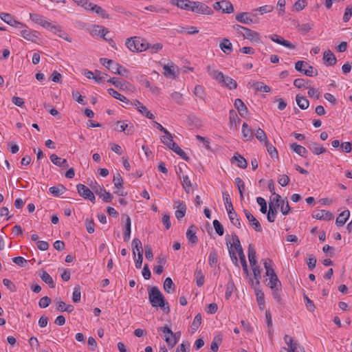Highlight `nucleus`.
<instances>
[{"label": "nucleus", "instance_id": "obj_1", "mask_svg": "<svg viewBox=\"0 0 352 352\" xmlns=\"http://www.w3.org/2000/svg\"><path fill=\"white\" fill-rule=\"evenodd\" d=\"M30 18L34 23L38 24L44 28L53 32L59 37H61L65 40L71 42V39H69L66 34L63 32V30L60 29L59 26L55 25L50 21H47L43 15H41L37 13H30Z\"/></svg>", "mask_w": 352, "mask_h": 352}, {"label": "nucleus", "instance_id": "obj_2", "mask_svg": "<svg viewBox=\"0 0 352 352\" xmlns=\"http://www.w3.org/2000/svg\"><path fill=\"white\" fill-rule=\"evenodd\" d=\"M233 29L244 39L249 40L252 43H258L261 41L260 34L254 30L238 24L233 25Z\"/></svg>", "mask_w": 352, "mask_h": 352}, {"label": "nucleus", "instance_id": "obj_3", "mask_svg": "<svg viewBox=\"0 0 352 352\" xmlns=\"http://www.w3.org/2000/svg\"><path fill=\"white\" fill-rule=\"evenodd\" d=\"M125 45L133 52H143L148 48V43L144 39L138 36L127 38Z\"/></svg>", "mask_w": 352, "mask_h": 352}, {"label": "nucleus", "instance_id": "obj_4", "mask_svg": "<svg viewBox=\"0 0 352 352\" xmlns=\"http://www.w3.org/2000/svg\"><path fill=\"white\" fill-rule=\"evenodd\" d=\"M148 300L154 307L164 309L165 307L164 297L157 287H153L148 291Z\"/></svg>", "mask_w": 352, "mask_h": 352}, {"label": "nucleus", "instance_id": "obj_5", "mask_svg": "<svg viewBox=\"0 0 352 352\" xmlns=\"http://www.w3.org/2000/svg\"><path fill=\"white\" fill-rule=\"evenodd\" d=\"M295 69L307 76H316L318 71L304 60H298L295 63Z\"/></svg>", "mask_w": 352, "mask_h": 352}, {"label": "nucleus", "instance_id": "obj_6", "mask_svg": "<svg viewBox=\"0 0 352 352\" xmlns=\"http://www.w3.org/2000/svg\"><path fill=\"white\" fill-rule=\"evenodd\" d=\"M191 11L201 14L211 15L213 14V10L209 6L199 1L192 2Z\"/></svg>", "mask_w": 352, "mask_h": 352}, {"label": "nucleus", "instance_id": "obj_7", "mask_svg": "<svg viewBox=\"0 0 352 352\" xmlns=\"http://www.w3.org/2000/svg\"><path fill=\"white\" fill-rule=\"evenodd\" d=\"M232 239L233 243L228 248V252H229V254L230 256V258H231L232 262L234 263L236 265H237L238 259H237V257L236 256L234 251L233 250V248H234L235 250H237L241 249L242 246L241 245L239 239L236 234H232Z\"/></svg>", "mask_w": 352, "mask_h": 352}, {"label": "nucleus", "instance_id": "obj_8", "mask_svg": "<svg viewBox=\"0 0 352 352\" xmlns=\"http://www.w3.org/2000/svg\"><path fill=\"white\" fill-rule=\"evenodd\" d=\"M163 333L165 334V341L168 346L170 348H173L177 344V338L173 336V331L167 327H163L159 329Z\"/></svg>", "mask_w": 352, "mask_h": 352}, {"label": "nucleus", "instance_id": "obj_9", "mask_svg": "<svg viewBox=\"0 0 352 352\" xmlns=\"http://www.w3.org/2000/svg\"><path fill=\"white\" fill-rule=\"evenodd\" d=\"M107 82L111 83L120 90L129 89L131 87H132L131 84L120 78H111L107 80Z\"/></svg>", "mask_w": 352, "mask_h": 352}, {"label": "nucleus", "instance_id": "obj_10", "mask_svg": "<svg viewBox=\"0 0 352 352\" xmlns=\"http://www.w3.org/2000/svg\"><path fill=\"white\" fill-rule=\"evenodd\" d=\"M116 129L119 131L124 132L127 135H131L134 133V126L131 123H126L124 121L117 122Z\"/></svg>", "mask_w": 352, "mask_h": 352}, {"label": "nucleus", "instance_id": "obj_11", "mask_svg": "<svg viewBox=\"0 0 352 352\" xmlns=\"http://www.w3.org/2000/svg\"><path fill=\"white\" fill-rule=\"evenodd\" d=\"M243 212L250 222V226L254 229L256 232H262L263 229L261 226L259 221L254 217L252 214H251L248 210L244 209Z\"/></svg>", "mask_w": 352, "mask_h": 352}, {"label": "nucleus", "instance_id": "obj_12", "mask_svg": "<svg viewBox=\"0 0 352 352\" xmlns=\"http://www.w3.org/2000/svg\"><path fill=\"white\" fill-rule=\"evenodd\" d=\"M268 37L272 41H274L278 44H280L281 45H283L288 49L294 50L296 47L294 44H292V43H290L289 41H288L287 40H285L283 37H281L280 36H279L278 34H271Z\"/></svg>", "mask_w": 352, "mask_h": 352}, {"label": "nucleus", "instance_id": "obj_13", "mask_svg": "<svg viewBox=\"0 0 352 352\" xmlns=\"http://www.w3.org/2000/svg\"><path fill=\"white\" fill-rule=\"evenodd\" d=\"M313 218L318 220L330 221L333 219V214L325 210L315 211L312 214Z\"/></svg>", "mask_w": 352, "mask_h": 352}, {"label": "nucleus", "instance_id": "obj_14", "mask_svg": "<svg viewBox=\"0 0 352 352\" xmlns=\"http://www.w3.org/2000/svg\"><path fill=\"white\" fill-rule=\"evenodd\" d=\"M322 60L324 64L327 66H333L335 65L337 63V58L336 56L330 50H327L324 52Z\"/></svg>", "mask_w": 352, "mask_h": 352}, {"label": "nucleus", "instance_id": "obj_15", "mask_svg": "<svg viewBox=\"0 0 352 352\" xmlns=\"http://www.w3.org/2000/svg\"><path fill=\"white\" fill-rule=\"evenodd\" d=\"M175 205L177 208V210L175 211V217L178 220H179L186 214V206L184 201L180 200L175 201Z\"/></svg>", "mask_w": 352, "mask_h": 352}, {"label": "nucleus", "instance_id": "obj_16", "mask_svg": "<svg viewBox=\"0 0 352 352\" xmlns=\"http://www.w3.org/2000/svg\"><path fill=\"white\" fill-rule=\"evenodd\" d=\"M122 219L124 220V221H125L124 241L127 242L130 239V236H131V221L130 217L125 214L122 215Z\"/></svg>", "mask_w": 352, "mask_h": 352}, {"label": "nucleus", "instance_id": "obj_17", "mask_svg": "<svg viewBox=\"0 0 352 352\" xmlns=\"http://www.w3.org/2000/svg\"><path fill=\"white\" fill-rule=\"evenodd\" d=\"M193 1L189 0H170V3L173 6H177L179 8L190 10L192 9V5Z\"/></svg>", "mask_w": 352, "mask_h": 352}, {"label": "nucleus", "instance_id": "obj_18", "mask_svg": "<svg viewBox=\"0 0 352 352\" xmlns=\"http://www.w3.org/2000/svg\"><path fill=\"white\" fill-rule=\"evenodd\" d=\"M21 36L26 40L35 42L38 38V32L26 28L21 31Z\"/></svg>", "mask_w": 352, "mask_h": 352}, {"label": "nucleus", "instance_id": "obj_19", "mask_svg": "<svg viewBox=\"0 0 352 352\" xmlns=\"http://www.w3.org/2000/svg\"><path fill=\"white\" fill-rule=\"evenodd\" d=\"M197 228L192 225L188 228L186 232V238L192 245H195L198 242V238L196 235Z\"/></svg>", "mask_w": 352, "mask_h": 352}, {"label": "nucleus", "instance_id": "obj_20", "mask_svg": "<svg viewBox=\"0 0 352 352\" xmlns=\"http://www.w3.org/2000/svg\"><path fill=\"white\" fill-rule=\"evenodd\" d=\"M206 71L208 74L218 82H221V81L223 80V74L221 72L215 70L211 65L207 66Z\"/></svg>", "mask_w": 352, "mask_h": 352}, {"label": "nucleus", "instance_id": "obj_21", "mask_svg": "<svg viewBox=\"0 0 352 352\" xmlns=\"http://www.w3.org/2000/svg\"><path fill=\"white\" fill-rule=\"evenodd\" d=\"M234 105L241 117L245 118L247 116L248 111V108L241 99H236Z\"/></svg>", "mask_w": 352, "mask_h": 352}, {"label": "nucleus", "instance_id": "obj_22", "mask_svg": "<svg viewBox=\"0 0 352 352\" xmlns=\"http://www.w3.org/2000/svg\"><path fill=\"white\" fill-rule=\"evenodd\" d=\"M232 163H236V166L241 168H245L248 166L246 160L238 153H234L231 159Z\"/></svg>", "mask_w": 352, "mask_h": 352}, {"label": "nucleus", "instance_id": "obj_23", "mask_svg": "<svg viewBox=\"0 0 352 352\" xmlns=\"http://www.w3.org/2000/svg\"><path fill=\"white\" fill-rule=\"evenodd\" d=\"M236 20L241 23L250 25L254 23L255 21L250 16L248 12H241L236 15Z\"/></svg>", "mask_w": 352, "mask_h": 352}, {"label": "nucleus", "instance_id": "obj_24", "mask_svg": "<svg viewBox=\"0 0 352 352\" xmlns=\"http://www.w3.org/2000/svg\"><path fill=\"white\" fill-rule=\"evenodd\" d=\"M135 105L137 107V109L138 110V111H140L143 116H146V118L151 120L155 118L154 115L151 113L148 110V109L138 100L135 101Z\"/></svg>", "mask_w": 352, "mask_h": 352}, {"label": "nucleus", "instance_id": "obj_25", "mask_svg": "<svg viewBox=\"0 0 352 352\" xmlns=\"http://www.w3.org/2000/svg\"><path fill=\"white\" fill-rule=\"evenodd\" d=\"M256 254L254 245L252 244H250L248 250V256L251 267L257 266Z\"/></svg>", "mask_w": 352, "mask_h": 352}, {"label": "nucleus", "instance_id": "obj_26", "mask_svg": "<svg viewBox=\"0 0 352 352\" xmlns=\"http://www.w3.org/2000/svg\"><path fill=\"white\" fill-rule=\"evenodd\" d=\"M96 193L106 203L111 202L113 199L111 193L107 192L103 187H100L99 190H96Z\"/></svg>", "mask_w": 352, "mask_h": 352}, {"label": "nucleus", "instance_id": "obj_27", "mask_svg": "<svg viewBox=\"0 0 352 352\" xmlns=\"http://www.w3.org/2000/svg\"><path fill=\"white\" fill-rule=\"evenodd\" d=\"M350 212L349 210H344L342 212L336 220V223L338 226H343L349 218Z\"/></svg>", "mask_w": 352, "mask_h": 352}, {"label": "nucleus", "instance_id": "obj_28", "mask_svg": "<svg viewBox=\"0 0 352 352\" xmlns=\"http://www.w3.org/2000/svg\"><path fill=\"white\" fill-rule=\"evenodd\" d=\"M76 188L78 194L84 199L89 197L92 193V191L87 186L82 184H78Z\"/></svg>", "mask_w": 352, "mask_h": 352}, {"label": "nucleus", "instance_id": "obj_29", "mask_svg": "<svg viewBox=\"0 0 352 352\" xmlns=\"http://www.w3.org/2000/svg\"><path fill=\"white\" fill-rule=\"evenodd\" d=\"M50 158L54 164L59 167H67L69 166L66 159H62L56 154L51 155Z\"/></svg>", "mask_w": 352, "mask_h": 352}, {"label": "nucleus", "instance_id": "obj_30", "mask_svg": "<svg viewBox=\"0 0 352 352\" xmlns=\"http://www.w3.org/2000/svg\"><path fill=\"white\" fill-rule=\"evenodd\" d=\"M255 287V294L256 296V300H257L258 307L261 310H263L265 307L264 294L261 289L257 288V287Z\"/></svg>", "mask_w": 352, "mask_h": 352}, {"label": "nucleus", "instance_id": "obj_31", "mask_svg": "<svg viewBox=\"0 0 352 352\" xmlns=\"http://www.w3.org/2000/svg\"><path fill=\"white\" fill-rule=\"evenodd\" d=\"M308 148L315 155H320L326 151V148L323 146H320L319 144L316 142H310L308 144Z\"/></svg>", "mask_w": 352, "mask_h": 352}, {"label": "nucleus", "instance_id": "obj_32", "mask_svg": "<svg viewBox=\"0 0 352 352\" xmlns=\"http://www.w3.org/2000/svg\"><path fill=\"white\" fill-rule=\"evenodd\" d=\"M220 83L223 86L228 87L229 89H234L237 87V83L236 80H234V79L228 76H224L223 80H221Z\"/></svg>", "mask_w": 352, "mask_h": 352}, {"label": "nucleus", "instance_id": "obj_33", "mask_svg": "<svg viewBox=\"0 0 352 352\" xmlns=\"http://www.w3.org/2000/svg\"><path fill=\"white\" fill-rule=\"evenodd\" d=\"M172 134L168 131V134H165L164 135L161 137L162 142L165 144L168 148L171 149L175 144H176L173 139Z\"/></svg>", "mask_w": 352, "mask_h": 352}, {"label": "nucleus", "instance_id": "obj_34", "mask_svg": "<svg viewBox=\"0 0 352 352\" xmlns=\"http://www.w3.org/2000/svg\"><path fill=\"white\" fill-rule=\"evenodd\" d=\"M132 251H133L134 257H135L136 253L138 254L139 252L143 254L142 243L141 241L138 238H135L132 241Z\"/></svg>", "mask_w": 352, "mask_h": 352}, {"label": "nucleus", "instance_id": "obj_35", "mask_svg": "<svg viewBox=\"0 0 352 352\" xmlns=\"http://www.w3.org/2000/svg\"><path fill=\"white\" fill-rule=\"evenodd\" d=\"M277 212L276 207L274 206V204L272 202H270L269 204V211L267 215V221L270 223L274 222Z\"/></svg>", "mask_w": 352, "mask_h": 352}, {"label": "nucleus", "instance_id": "obj_36", "mask_svg": "<svg viewBox=\"0 0 352 352\" xmlns=\"http://www.w3.org/2000/svg\"><path fill=\"white\" fill-rule=\"evenodd\" d=\"M223 337L221 334L216 335L210 344V349L213 352H217L219 345L222 343Z\"/></svg>", "mask_w": 352, "mask_h": 352}, {"label": "nucleus", "instance_id": "obj_37", "mask_svg": "<svg viewBox=\"0 0 352 352\" xmlns=\"http://www.w3.org/2000/svg\"><path fill=\"white\" fill-rule=\"evenodd\" d=\"M242 134L246 141L251 140L253 138V132L245 122H244L242 126Z\"/></svg>", "mask_w": 352, "mask_h": 352}, {"label": "nucleus", "instance_id": "obj_38", "mask_svg": "<svg viewBox=\"0 0 352 352\" xmlns=\"http://www.w3.org/2000/svg\"><path fill=\"white\" fill-rule=\"evenodd\" d=\"M223 199L227 212L234 211L230 195L228 192L226 191L223 192Z\"/></svg>", "mask_w": 352, "mask_h": 352}, {"label": "nucleus", "instance_id": "obj_39", "mask_svg": "<svg viewBox=\"0 0 352 352\" xmlns=\"http://www.w3.org/2000/svg\"><path fill=\"white\" fill-rule=\"evenodd\" d=\"M163 69H164L163 74L166 77L173 78V79L176 78V74H175V65L173 64L171 66L165 65L163 67Z\"/></svg>", "mask_w": 352, "mask_h": 352}, {"label": "nucleus", "instance_id": "obj_40", "mask_svg": "<svg viewBox=\"0 0 352 352\" xmlns=\"http://www.w3.org/2000/svg\"><path fill=\"white\" fill-rule=\"evenodd\" d=\"M272 261L271 259L267 258L263 260V265L265 269V274L267 276H272L276 275L272 266Z\"/></svg>", "mask_w": 352, "mask_h": 352}, {"label": "nucleus", "instance_id": "obj_41", "mask_svg": "<svg viewBox=\"0 0 352 352\" xmlns=\"http://www.w3.org/2000/svg\"><path fill=\"white\" fill-rule=\"evenodd\" d=\"M290 148L299 155L302 157H306L307 151L304 146L299 145L297 143H292L290 145Z\"/></svg>", "mask_w": 352, "mask_h": 352}, {"label": "nucleus", "instance_id": "obj_42", "mask_svg": "<svg viewBox=\"0 0 352 352\" xmlns=\"http://www.w3.org/2000/svg\"><path fill=\"white\" fill-rule=\"evenodd\" d=\"M107 91L109 95H111L112 97H113L116 99H118L123 102H125L126 104L129 103V100L123 95L119 94L117 91L112 88H109L107 89Z\"/></svg>", "mask_w": 352, "mask_h": 352}, {"label": "nucleus", "instance_id": "obj_43", "mask_svg": "<svg viewBox=\"0 0 352 352\" xmlns=\"http://www.w3.org/2000/svg\"><path fill=\"white\" fill-rule=\"evenodd\" d=\"M219 46L221 50L227 54L232 51V45L228 38H223Z\"/></svg>", "mask_w": 352, "mask_h": 352}, {"label": "nucleus", "instance_id": "obj_44", "mask_svg": "<svg viewBox=\"0 0 352 352\" xmlns=\"http://www.w3.org/2000/svg\"><path fill=\"white\" fill-rule=\"evenodd\" d=\"M182 184L186 193H190L194 189L192 184L187 175L183 177Z\"/></svg>", "mask_w": 352, "mask_h": 352}, {"label": "nucleus", "instance_id": "obj_45", "mask_svg": "<svg viewBox=\"0 0 352 352\" xmlns=\"http://www.w3.org/2000/svg\"><path fill=\"white\" fill-rule=\"evenodd\" d=\"M252 271H253L254 278L256 280L255 283H254L252 280V285L254 286V287H257L260 284V280L261 278V269L259 268V267L258 265L252 267Z\"/></svg>", "mask_w": 352, "mask_h": 352}, {"label": "nucleus", "instance_id": "obj_46", "mask_svg": "<svg viewBox=\"0 0 352 352\" xmlns=\"http://www.w3.org/2000/svg\"><path fill=\"white\" fill-rule=\"evenodd\" d=\"M296 100L297 104L301 109L305 110L309 107V102L306 98L297 95L296 97Z\"/></svg>", "mask_w": 352, "mask_h": 352}, {"label": "nucleus", "instance_id": "obj_47", "mask_svg": "<svg viewBox=\"0 0 352 352\" xmlns=\"http://www.w3.org/2000/svg\"><path fill=\"white\" fill-rule=\"evenodd\" d=\"M40 277L43 281L47 283L50 288L55 287V284L51 276L45 271H43L41 274H40Z\"/></svg>", "mask_w": 352, "mask_h": 352}, {"label": "nucleus", "instance_id": "obj_48", "mask_svg": "<svg viewBox=\"0 0 352 352\" xmlns=\"http://www.w3.org/2000/svg\"><path fill=\"white\" fill-rule=\"evenodd\" d=\"M195 278L196 280V283L198 287H201L204 284L205 276L201 269H197L195 272Z\"/></svg>", "mask_w": 352, "mask_h": 352}, {"label": "nucleus", "instance_id": "obj_49", "mask_svg": "<svg viewBox=\"0 0 352 352\" xmlns=\"http://www.w3.org/2000/svg\"><path fill=\"white\" fill-rule=\"evenodd\" d=\"M229 219L232 224H233L234 226H236L238 228H241V224L240 222V219L238 217L237 214L235 211H232L228 213Z\"/></svg>", "mask_w": 352, "mask_h": 352}, {"label": "nucleus", "instance_id": "obj_50", "mask_svg": "<svg viewBox=\"0 0 352 352\" xmlns=\"http://www.w3.org/2000/svg\"><path fill=\"white\" fill-rule=\"evenodd\" d=\"M91 8V12L96 13L98 15L101 16L102 19H109V15L107 13V12L101 7L96 4Z\"/></svg>", "mask_w": 352, "mask_h": 352}, {"label": "nucleus", "instance_id": "obj_51", "mask_svg": "<svg viewBox=\"0 0 352 352\" xmlns=\"http://www.w3.org/2000/svg\"><path fill=\"white\" fill-rule=\"evenodd\" d=\"M94 28V32L96 34L100 36V37H102L104 40L108 41V38L106 36L107 34L109 33V30L107 28L100 25H96Z\"/></svg>", "mask_w": 352, "mask_h": 352}, {"label": "nucleus", "instance_id": "obj_52", "mask_svg": "<svg viewBox=\"0 0 352 352\" xmlns=\"http://www.w3.org/2000/svg\"><path fill=\"white\" fill-rule=\"evenodd\" d=\"M164 289L168 294H171L175 291V285L170 277L165 279L164 283Z\"/></svg>", "mask_w": 352, "mask_h": 352}, {"label": "nucleus", "instance_id": "obj_53", "mask_svg": "<svg viewBox=\"0 0 352 352\" xmlns=\"http://www.w3.org/2000/svg\"><path fill=\"white\" fill-rule=\"evenodd\" d=\"M252 87H254V89L258 91H263V92H266V93H268L271 91V88L265 85L263 82H256L254 83H253V85Z\"/></svg>", "mask_w": 352, "mask_h": 352}, {"label": "nucleus", "instance_id": "obj_54", "mask_svg": "<svg viewBox=\"0 0 352 352\" xmlns=\"http://www.w3.org/2000/svg\"><path fill=\"white\" fill-rule=\"evenodd\" d=\"M296 28L301 34H306L314 28V24L311 23H307L301 25L298 24Z\"/></svg>", "mask_w": 352, "mask_h": 352}, {"label": "nucleus", "instance_id": "obj_55", "mask_svg": "<svg viewBox=\"0 0 352 352\" xmlns=\"http://www.w3.org/2000/svg\"><path fill=\"white\" fill-rule=\"evenodd\" d=\"M49 190L54 196L59 197L63 194L65 190V188L63 185H59L57 186L50 187Z\"/></svg>", "mask_w": 352, "mask_h": 352}, {"label": "nucleus", "instance_id": "obj_56", "mask_svg": "<svg viewBox=\"0 0 352 352\" xmlns=\"http://www.w3.org/2000/svg\"><path fill=\"white\" fill-rule=\"evenodd\" d=\"M274 10V6L270 5H265L263 6H261L257 9H255L253 10L252 14L254 16H256L257 14V12H260L261 14H263L265 13H268L272 12Z\"/></svg>", "mask_w": 352, "mask_h": 352}, {"label": "nucleus", "instance_id": "obj_57", "mask_svg": "<svg viewBox=\"0 0 352 352\" xmlns=\"http://www.w3.org/2000/svg\"><path fill=\"white\" fill-rule=\"evenodd\" d=\"M221 5L223 12L230 14L234 12V7L230 1L223 0L221 1Z\"/></svg>", "mask_w": 352, "mask_h": 352}, {"label": "nucleus", "instance_id": "obj_58", "mask_svg": "<svg viewBox=\"0 0 352 352\" xmlns=\"http://www.w3.org/2000/svg\"><path fill=\"white\" fill-rule=\"evenodd\" d=\"M234 183L236 185L241 199H243V191L245 190V183L240 177L235 178Z\"/></svg>", "mask_w": 352, "mask_h": 352}, {"label": "nucleus", "instance_id": "obj_59", "mask_svg": "<svg viewBox=\"0 0 352 352\" xmlns=\"http://www.w3.org/2000/svg\"><path fill=\"white\" fill-rule=\"evenodd\" d=\"M280 285V281L278 280L277 275L272 276L270 277V281L267 285L271 289L279 287Z\"/></svg>", "mask_w": 352, "mask_h": 352}, {"label": "nucleus", "instance_id": "obj_60", "mask_svg": "<svg viewBox=\"0 0 352 352\" xmlns=\"http://www.w3.org/2000/svg\"><path fill=\"white\" fill-rule=\"evenodd\" d=\"M201 314H197L192 322V324H191V328L193 330V331H195L198 329V328L199 327V326L201 325Z\"/></svg>", "mask_w": 352, "mask_h": 352}, {"label": "nucleus", "instance_id": "obj_61", "mask_svg": "<svg viewBox=\"0 0 352 352\" xmlns=\"http://www.w3.org/2000/svg\"><path fill=\"white\" fill-rule=\"evenodd\" d=\"M218 261V254L215 250H212L208 256V263L211 267H213L217 264Z\"/></svg>", "mask_w": 352, "mask_h": 352}, {"label": "nucleus", "instance_id": "obj_62", "mask_svg": "<svg viewBox=\"0 0 352 352\" xmlns=\"http://www.w3.org/2000/svg\"><path fill=\"white\" fill-rule=\"evenodd\" d=\"M213 226L216 232L219 235L222 236L224 234V228L222 224L217 220L213 221Z\"/></svg>", "mask_w": 352, "mask_h": 352}, {"label": "nucleus", "instance_id": "obj_63", "mask_svg": "<svg viewBox=\"0 0 352 352\" xmlns=\"http://www.w3.org/2000/svg\"><path fill=\"white\" fill-rule=\"evenodd\" d=\"M171 99L178 104H183V96L177 91H174L170 95Z\"/></svg>", "mask_w": 352, "mask_h": 352}, {"label": "nucleus", "instance_id": "obj_64", "mask_svg": "<svg viewBox=\"0 0 352 352\" xmlns=\"http://www.w3.org/2000/svg\"><path fill=\"white\" fill-rule=\"evenodd\" d=\"M255 135L257 140H259L261 142L265 143L266 141H267L266 133L263 129L260 128L257 129Z\"/></svg>", "mask_w": 352, "mask_h": 352}]
</instances>
